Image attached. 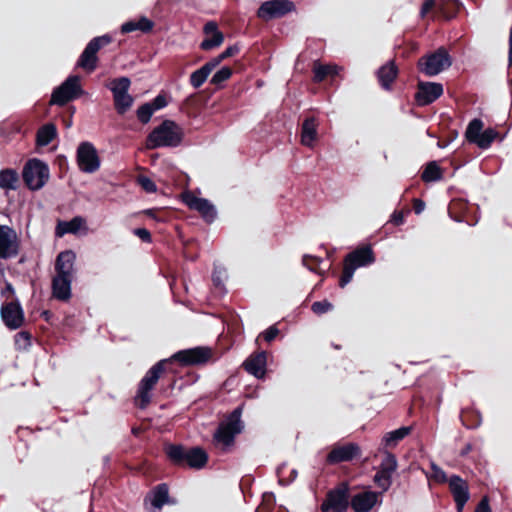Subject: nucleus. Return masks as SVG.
<instances>
[{
    "label": "nucleus",
    "instance_id": "26",
    "mask_svg": "<svg viewBox=\"0 0 512 512\" xmlns=\"http://www.w3.org/2000/svg\"><path fill=\"white\" fill-rule=\"evenodd\" d=\"M72 280V277L56 275L52 280L53 296L61 301L70 299Z\"/></svg>",
    "mask_w": 512,
    "mask_h": 512
},
{
    "label": "nucleus",
    "instance_id": "60",
    "mask_svg": "<svg viewBox=\"0 0 512 512\" xmlns=\"http://www.w3.org/2000/svg\"><path fill=\"white\" fill-rule=\"evenodd\" d=\"M471 448H472L471 445L467 444L465 449L462 451V455L467 454L471 450Z\"/></svg>",
    "mask_w": 512,
    "mask_h": 512
},
{
    "label": "nucleus",
    "instance_id": "55",
    "mask_svg": "<svg viewBox=\"0 0 512 512\" xmlns=\"http://www.w3.org/2000/svg\"><path fill=\"white\" fill-rule=\"evenodd\" d=\"M474 512H492L489 506V499L487 496H484L480 500Z\"/></svg>",
    "mask_w": 512,
    "mask_h": 512
},
{
    "label": "nucleus",
    "instance_id": "56",
    "mask_svg": "<svg viewBox=\"0 0 512 512\" xmlns=\"http://www.w3.org/2000/svg\"><path fill=\"white\" fill-rule=\"evenodd\" d=\"M434 7H435V0H426V1L423 3V5H422V7H421V9H420V16H421V18H424V17L427 15V13H428L432 8H434Z\"/></svg>",
    "mask_w": 512,
    "mask_h": 512
},
{
    "label": "nucleus",
    "instance_id": "25",
    "mask_svg": "<svg viewBox=\"0 0 512 512\" xmlns=\"http://www.w3.org/2000/svg\"><path fill=\"white\" fill-rule=\"evenodd\" d=\"M76 254L72 250H65L58 254L55 262L56 275L73 278Z\"/></svg>",
    "mask_w": 512,
    "mask_h": 512
},
{
    "label": "nucleus",
    "instance_id": "41",
    "mask_svg": "<svg viewBox=\"0 0 512 512\" xmlns=\"http://www.w3.org/2000/svg\"><path fill=\"white\" fill-rule=\"evenodd\" d=\"M397 466L398 462L395 455L386 451L379 468L387 473L393 474L396 471Z\"/></svg>",
    "mask_w": 512,
    "mask_h": 512
},
{
    "label": "nucleus",
    "instance_id": "5",
    "mask_svg": "<svg viewBox=\"0 0 512 512\" xmlns=\"http://www.w3.org/2000/svg\"><path fill=\"white\" fill-rule=\"evenodd\" d=\"M168 359H163L154 364L141 379L135 402L139 408L145 409L151 402V391L158 382L161 374L165 370V364L168 363Z\"/></svg>",
    "mask_w": 512,
    "mask_h": 512
},
{
    "label": "nucleus",
    "instance_id": "53",
    "mask_svg": "<svg viewBox=\"0 0 512 512\" xmlns=\"http://www.w3.org/2000/svg\"><path fill=\"white\" fill-rule=\"evenodd\" d=\"M133 233L145 243H150L152 241L151 234L146 228H136L133 230Z\"/></svg>",
    "mask_w": 512,
    "mask_h": 512
},
{
    "label": "nucleus",
    "instance_id": "29",
    "mask_svg": "<svg viewBox=\"0 0 512 512\" xmlns=\"http://www.w3.org/2000/svg\"><path fill=\"white\" fill-rule=\"evenodd\" d=\"M215 68V64L209 60L201 68L192 72L189 79L191 86L195 89L200 88Z\"/></svg>",
    "mask_w": 512,
    "mask_h": 512
},
{
    "label": "nucleus",
    "instance_id": "23",
    "mask_svg": "<svg viewBox=\"0 0 512 512\" xmlns=\"http://www.w3.org/2000/svg\"><path fill=\"white\" fill-rule=\"evenodd\" d=\"M203 32L205 34V38L200 44V48L202 50H212L219 47L224 41V35L218 29V25L214 21L207 22L203 27Z\"/></svg>",
    "mask_w": 512,
    "mask_h": 512
},
{
    "label": "nucleus",
    "instance_id": "32",
    "mask_svg": "<svg viewBox=\"0 0 512 512\" xmlns=\"http://www.w3.org/2000/svg\"><path fill=\"white\" fill-rule=\"evenodd\" d=\"M411 432V427H400L396 430L386 433L383 437V443L386 447H394Z\"/></svg>",
    "mask_w": 512,
    "mask_h": 512
},
{
    "label": "nucleus",
    "instance_id": "46",
    "mask_svg": "<svg viewBox=\"0 0 512 512\" xmlns=\"http://www.w3.org/2000/svg\"><path fill=\"white\" fill-rule=\"evenodd\" d=\"M239 50L240 49L237 45L229 46L221 54L212 58L210 61L215 64V67H217L224 59L236 55Z\"/></svg>",
    "mask_w": 512,
    "mask_h": 512
},
{
    "label": "nucleus",
    "instance_id": "7",
    "mask_svg": "<svg viewBox=\"0 0 512 512\" xmlns=\"http://www.w3.org/2000/svg\"><path fill=\"white\" fill-rule=\"evenodd\" d=\"M23 179L31 190L41 189L49 179L48 165L39 159H30L24 166Z\"/></svg>",
    "mask_w": 512,
    "mask_h": 512
},
{
    "label": "nucleus",
    "instance_id": "57",
    "mask_svg": "<svg viewBox=\"0 0 512 512\" xmlns=\"http://www.w3.org/2000/svg\"><path fill=\"white\" fill-rule=\"evenodd\" d=\"M391 222L394 225H402L404 223V214L402 211H395L391 216Z\"/></svg>",
    "mask_w": 512,
    "mask_h": 512
},
{
    "label": "nucleus",
    "instance_id": "50",
    "mask_svg": "<svg viewBox=\"0 0 512 512\" xmlns=\"http://www.w3.org/2000/svg\"><path fill=\"white\" fill-rule=\"evenodd\" d=\"M138 182L146 192L153 193L157 190L156 184L146 176L139 177Z\"/></svg>",
    "mask_w": 512,
    "mask_h": 512
},
{
    "label": "nucleus",
    "instance_id": "17",
    "mask_svg": "<svg viewBox=\"0 0 512 512\" xmlns=\"http://www.w3.org/2000/svg\"><path fill=\"white\" fill-rule=\"evenodd\" d=\"M350 504L355 512H370L382 504V495L375 491H363L352 496Z\"/></svg>",
    "mask_w": 512,
    "mask_h": 512
},
{
    "label": "nucleus",
    "instance_id": "31",
    "mask_svg": "<svg viewBox=\"0 0 512 512\" xmlns=\"http://www.w3.org/2000/svg\"><path fill=\"white\" fill-rule=\"evenodd\" d=\"M57 135V129L54 124L43 125L37 132L36 143L38 146H47Z\"/></svg>",
    "mask_w": 512,
    "mask_h": 512
},
{
    "label": "nucleus",
    "instance_id": "61",
    "mask_svg": "<svg viewBox=\"0 0 512 512\" xmlns=\"http://www.w3.org/2000/svg\"><path fill=\"white\" fill-rule=\"evenodd\" d=\"M439 10H440L442 13H444V4H443V3L439 4Z\"/></svg>",
    "mask_w": 512,
    "mask_h": 512
},
{
    "label": "nucleus",
    "instance_id": "52",
    "mask_svg": "<svg viewBox=\"0 0 512 512\" xmlns=\"http://www.w3.org/2000/svg\"><path fill=\"white\" fill-rule=\"evenodd\" d=\"M278 334L279 329L275 325H272L263 331L262 336L267 342H271L277 337Z\"/></svg>",
    "mask_w": 512,
    "mask_h": 512
},
{
    "label": "nucleus",
    "instance_id": "48",
    "mask_svg": "<svg viewBox=\"0 0 512 512\" xmlns=\"http://www.w3.org/2000/svg\"><path fill=\"white\" fill-rule=\"evenodd\" d=\"M332 308H333V305L327 300L316 301L311 306V310L315 314H318V315L324 314V313L332 310Z\"/></svg>",
    "mask_w": 512,
    "mask_h": 512
},
{
    "label": "nucleus",
    "instance_id": "34",
    "mask_svg": "<svg viewBox=\"0 0 512 512\" xmlns=\"http://www.w3.org/2000/svg\"><path fill=\"white\" fill-rule=\"evenodd\" d=\"M18 174L14 169H4L0 171V188L13 190L16 189Z\"/></svg>",
    "mask_w": 512,
    "mask_h": 512
},
{
    "label": "nucleus",
    "instance_id": "37",
    "mask_svg": "<svg viewBox=\"0 0 512 512\" xmlns=\"http://www.w3.org/2000/svg\"><path fill=\"white\" fill-rule=\"evenodd\" d=\"M498 132L493 128L484 130L473 144L481 149H488L493 141L497 138Z\"/></svg>",
    "mask_w": 512,
    "mask_h": 512
},
{
    "label": "nucleus",
    "instance_id": "18",
    "mask_svg": "<svg viewBox=\"0 0 512 512\" xmlns=\"http://www.w3.org/2000/svg\"><path fill=\"white\" fill-rule=\"evenodd\" d=\"M1 318L11 330L20 328L24 322V312L18 301H11L1 307Z\"/></svg>",
    "mask_w": 512,
    "mask_h": 512
},
{
    "label": "nucleus",
    "instance_id": "15",
    "mask_svg": "<svg viewBox=\"0 0 512 512\" xmlns=\"http://www.w3.org/2000/svg\"><path fill=\"white\" fill-rule=\"evenodd\" d=\"M182 199L190 209L199 212L206 222L212 223L216 219L217 211L209 200L197 197L191 192L184 193Z\"/></svg>",
    "mask_w": 512,
    "mask_h": 512
},
{
    "label": "nucleus",
    "instance_id": "44",
    "mask_svg": "<svg viewBox=\"0 0 512 512\" xmlns=\"http://www.w3.org/2000/svg\"><path fill=\"white\" fill-rule=\"evenodd\" d=\"M154 112L155 111L153 107L147 102L137 109L136 115L141 123L147 124L151 120V117L154 114Z\"/></svg>",
    "mask_w": 512,
    "mask_h": 512
},
{
    "label": "nucleus",
    "instance_id": "20",
    "mask_svg": "<svg viewBox=\"0 0 512 512\" xmlns=\"http://www.w3.org/2000/svg\"><path fill=\"white\" fill-rule=\"evenodd\" d=\"M361 455V448L356 443L335 446L327 455V462L337 464L348 462Z\"/></svg>",
    "mask_w": 512,
    "mask_h": 512
},
{
    "label": "nucleus",
    "instance_id": "28",
    "mask_svg": "<svg viewBox=\"0 0 512 512\" xmlns=\"http://www.w3.org/2000/svg\"><path fill=\"white\" fill-rule=\"evenodd\" d=\"M397 73L398 70L393 61H389L387 64L380 67L377 72L380 85L384 89L389 90L392 82L397 76Z\"/></svg>",
    "mask_w": 512,
    "mask_h": 512
},
{
    "label": "nucleus",
    "instance_id": "19",
    "mask_svg": "<svg viewBox=\"0 0 512 512\" xmlns=\"http://www.w3.org/2000/svg\"><path fill=\"white\" fill-rule=\"evenodd\" d=\"M443 94V85L435 82H419L415 94L418 105L426 106L433 103Z\"/></svg>",
    "mask_w": 512,
    "mask_h": 512
},
{
    "label": "nucleus",
    "instance_id": "59",
    "mask_svg": "<svg viewBox=\"0 0 512 512\" xmlns=\"http://www.w3.org/2000/svg\"><path fill=\"white\" fill-rule=\"evenodd\" d=\"M6 292L10 293L11 295H14V288L12 284L9 282L6 283L5 289L2 291L3 294Z\"/></svg>",
    "mask_w": 512,
    "mask_h": 512
},
{
    "label": "nucleus",
    "instance_id": "58",
    "mask_svg": "<svg viewBox=\"0 0 512 512\" xmlns=\"http://www.w3.org/2000/svg\"><path fill=\"white\" fill-rule=\"evenodd\" d=\"M413 209L414 212L419 215L421 214L425 209V203L421 199H414L413 201Z\"/></svg>",
    "mask_w": 512,
    "mask_h": 512
},
{
    "label": "nucleus",
    "instance_id": "3",
    "mask_svg": "<svg viewBox=\"0 0 512 512\" xmlns=\"http://www.w3.org/2000/svg\"><path fill=\"white\" fill-rule=\"evenodd\" d=\"M242 407L235 408L218 426L213 435L214 442L223 448H228L234 444L235 436L244 429L241 420Z\"/></svg>",
    "mask_w": 512,
    "mask_h": 512
},
{
    "label": "nucleus",
    "instance_id": "49",
    "mask_svg": "<svg viewBox=\"0 0 512 512\" xmlns=\"http://www.w3.org/2000/svg\"><path fill=\"white\" fill-rule=\"evenodd\" d=\"M468 415H469V413H464V412L461 414L460 419L462 421V424L469 429H474V428L479 427L482 422L481 415L479 413L474 414L473 421L471 423L468 422V419H467Z\"/></svg>",
    "mask_w": 512,
    "mask_h": 512
},
{
    "label": "nucleus",
    "instance_id": "6",
    "mask_svg": "<svg viewBox=\"0 0 512 512\" xmlns=\"http://www.w3.org/2000/svg\"><path fill=\"white\" fill-rule=\"evenodd\" d=\"M451 65L452 57L444 47L422 56L417 62L418 70L428 77L440 74Z\"/></svg>",
    "mask_w": 512,
    "mask_h": 512
},
{
    "label": "nucleus",
    "instance_id": "21",
    "mask_svg": "<svg viewBox=\"0 0 512 512\" xmlns=\"http://www.w3.org/2000/svg\"><path fill=\"white\" fill-rule=\"evenodd\" d=\"M448 483L456 503L457 512H462L470 497L468 484L458 475H452L448 479Z\"/></svg>",
    "mask_w": 512,
    "mask_h": 512
},
{
    "label": "nucleus",
    "instance_id": "11",
    "mask_svg": "<svg viewBox=\"0 0 512 512\" xmlns=\"http://www.w3.org/2000/svg\"><path fill=\"white\" fill-rule=\"evenodd\" d=\"M111 38L108 35H102L93 38L81 53L77 65L89 72L97 67V52L105 45L109 44Z\"/></svg>",
    "mask_w": 512,
    "mask_h": 512
},
{
    "label": "nucleus",
    "instance_id": "14",
    "mask_svg": "<svg viewBox=\"0 0 512 512\" xmlns=\"http://www.w3.org/2000/svg\"><path fill=\"white\" fill-rule=\"evenodd\" d=\"M295 10L290 0H269L264 2L257 11V16L263 20L280 18Z\"/></svg>",
    "mask_w": 512,
    "mask_h": 512
},
{
    "label": "nucleus",
    "instance_id": "16",
    "mask_svg": "<svg viewBox=\"0 0 512 512\" xmlns=\"http://www.w3.org/2000/svg\"><path fill=\"white\" fill-rule=\"evenodd\" d=\"M212 357V350L208 347H195L175 353L170 360H177L183 365H198L206 363Z\"/></svg>",
    "mask_w": 512,
    "mask_h": 512
},
{
    "label": "nucleus",
    "instance_id": "12",
    "mask_svg": "<svg viewBox=\"0 0 512 512\" xmlns=\"http://www.w3.org/2000/svg\"><path fill=\"white\" fill-rule=\"evenodd\" d=\"M79 169L84 173H94L100 167V158L94 145L90 142H81L76 154Z\"/></svg>",
    "mask_w": 512,
    "mask_h": 512
},
{
    "label": "nucleus",
    "instance_id": "33",
    "mask_svg": "<svg viewBox=\"0 0 512 512\" xmlns=\"http://www.w3.org/2000/svg\"><path fill=\"white\" fill-rule=\"evenodd\" d=\"M168 486L165 483L159 484L153 491L151 496V504L155 509H161L168 501Z\"/></svg>",
    "mask_w": 512,
    "mask_h": 512
},
{
    "label": "nucleus",
    "instance_id": "2",
    "mask_svg": "<svg viewBox=\"0 0 512 512\" xmlns=\"http://www.w3.org/2000/svg\"><path fill=\"white\" fill-rule=\"evenodd\" d=\"M166 454L176 465L202 469L208 461L207 453L200 447L185 449L182 445H169Z\"/></svg>",
    "mask_w": 512,
    "mask_h": 512
},
{
    "label": "nucleus",
    "instance_id": "38",
    "mask_svg": "<svg viewBox=\"0 0 512 512\" xmlns=\"http://www.w3.org/2000/svg\"><path fill=\"white\" fill-rule=\"evenodd\" d=\"M313 73V80L315 82H321L329 75H336L338 71L336 66L315 64Z\"/></svg>",
    "mask_w": 512,
    "mask_h": 512
},
{
    "label": "nucleus",
    "instance_id": "39",
    "mask_svg": "<svg viewBox=\"0 0 512 512\" xmlns=\"http://www.w3.org/2000/svg\"><path fill=\"white\" fill-rule=\"evenodd\" d=\"M392 475L391 473H387L382 469H378L376 474L374 475L373 481L374 483L381 488V494L388 491L392 484Z\"/></svg>",
    "mask_w": 512,
    "mask_h": 512
},
{
    "label": "nucleus",
    "instance_id": "45",
    "mask_svg": "<svg viewBox=\"0 0 512 512\" xmlns=\"http://www.w3.org/2000/svg\"><path fill=\"white\" fill-rule=\"evenodd\" d=\"M232 75L231 68L224 66L220 68L211 78V83L214 85H220L221 83L228 80Z\"/></svg>",
    "mask_w": 512,
    "mask_h": 512
},
{
    "label": "nucleus",
    "instance_id": "8",
    "mask_svg": "<svg viewBox=\"0 0 512 512\" xmlns=\"http://www.w3.org/2000/svg\"><path fill=\"white\" fill-rule=\"evenodd\" d=\"M131 81L128 77L114 79L109 84V89L113 94L115 109L118 114H125L133 105L134 99L128 93Z\"/></svg>",
    "mask_w": 512,
    "mask_h": 512
},
{
    "label": "nucleus",
    "instance_id": "36",
    "mask_svg": "<svg viewBox=\"0 0 512 512\" xmlns=\"http://www.w3.org/2000/svg\"><path fill=\"white\" fill-rule=\"evenodd\" d=\"M482 132L483 122L482 120L475 118L469 122L465 132V137L468 140V142L474 143Z\"/></svg>",
    "mask_w": 512,
    "mask_h": 512
},
{
    "label": "nucleus",
    "instance_id": "9",
    "mask_svg": "<svg viewBox=\"0 0 512 512\" xmlns=\"http://www.w3.org/2000/svg\"><path fill=\"white\" fill-rule=\"evenodd\" d=\"M82 93L79 76L71 75L53 90L50 104L63 106L69 101L78 98Z\"/></svg>",
    "mask_w": 512,
    "mask_h": 512
},
{
    "label": "nucleus",
    "instance_id": "30",
    "mask_svg": "<svg viewBox=\"0 0 512 512\" xmlns=\"http://www.w3.org/2000/svg\"><path fill=\"white\" fill-rule=\"evenodd\" d=\"M154 23L147 17H141L139 20H130L122 24L121 32L124 34L134 31L147 33L152 30Z\"/></svg>",
    "mask_w": 512,
    "mask_h": 512
},
{
    "label": "nucleus",
    "instance_id": "54",
    "mask_svg": "<svg viewBox=\"0 0 512 512\" xmlns=\"http://www.w3.org/2000/svg\"><path fill=\"white\" fill-rule=\"evenodd\" d=\"M431 468L433 471V476L437 481H440V482L447 481L446 473L440 467H438L435 463H432Z\"/></svg>",
    "mask_w": 512,
    "mask_h": 512
},
{
    "label": "nucleus",
    "instance_id": "40",
    "mask_svg": "<svg viewBox=\"0 0 512 512\" xmlns=\"http://www.w3.org/2000/svg\"><path fill=\"white\" fill-rule=\"evenodd\" d=\"M322 262L321 258L312 255H304L302 258V263L308 270L320 275L324 273V270L320 268Z\"/></svg>",
    "mask_w": 512,
    "mask_h": 512
},
{
    "label": "nucleus",
    "instance_id": "4",
    "mask_svg": "<svg viewBox=\"0 0 512 512\" xmlns=\"http://www.w3.org/2000/svg\"><path fill=\"white\" fill-rule=\"evenodd\" d=\"M375 262L373 250L370 246H364L348 253L344 259L343 273L339 281L344 288L353 278L355 270L368 266Z\"/></svg>",
    "mask_w": 512,
    "mask_h": 512
},
{
    "label": "nucleus",
    "instance_id": "13",
    "mask_svg": "<svg viewBox=\"0 0 512 512\" xmlns=\"http://www.w3.org/2000/svg\"><path fill=\"white\" fill-rule=\"evenodd\" d=\"M19 251L20 239L16 231L7 225H0V258H15Z\"/></svg>",
    "mask_w": 512,
    "mask_h": 512
},
{
    "label": "nucleus",
    "instance_id": "43",
    "mask_svg": "<svg viewBox=\"0 0 512 512\" xmlns=\"http://www.w3.org/2000/svg\"><path fill=\"white\" fill-rule=\"evenodd\" d=\"M15 347L18 350H26L31 346V335L26 331H20L14 336Z\"/></svg>",
    "mask_w": 512,
    "mask_h": 512
},
{
    "label": "nucleus",
    "instance_id": "35",
    "mask_svg": "<svg viewBox=\"0 0 512 512\" xmlns=\"http://www.w3.org/2000/svg\"><path fill=\"white\" fill-rule=\"evenodd\" d=\"M441 178L442 171L439 165L435 161L428 163L422 173V180L424 182H435L441 180Z\"/></svg>",
    "mask_w": 512,
    "mask_h": 512
},
{
    "label": "nucleus",
    "instance_id": "27",
    "mask_svg": "<svg viewBox=\"0 0 512 512\" xmlns=\"http://www.w3.org/2000/svg\"><path fill=\"white\" fill-rule=\"evenodd\" d=\"M317 139V122L314 117L304 120L301 128V143L307 147H313Z\"/></svg>",
    "mask_w": 512,
    "mask_h": 512
},
{
    "label": "nucleus",
    "instance_id": "22",
    "mask_svg": "<svg viewBox=\"0 0 512 512\" xmlns=\"http://www.w3.org/2000/svg\"><path fill=\"white\" fill-rule=\"evenodd\" d=\"M80 232L87 234L88 227L86 219L82 216H75L69 221H58L55 228V235L57 237H63L66 234L77 235Z\"/></svg>",
    "mask_w": 512,
    "mask_h": 512
},
{
    "label": "nucleus",
    "instance_id": "10",
    "mask_svg": "<svg viewBox=\"0 0 512 512\" xmlns=\"http://www.w3.org/2000/svg\"><path fill=\"white\" fill-rule=\"evenodd\" d=\"M348 506L349 487L347 483H341L327 493L320 509L322 512H347Z\"/></svg>",
    "mask_w": 512,
    "mask_h": 512
},
{
    "label": "nucleus",
    "instance_id": "1",
    "mask_svg": "<svg viewBox=\"0 0 512 512\" xmlns=\"http://www.w3.org/2000/svg\"><path fill=\"white\" fill-rule=\"evenodd\" d=\"M184 139V130L173 120H164L156 126L146 138V148H176Z\"/></svg>",
    "mask_w": 512,
    "mask_h": 512
},
{
    "label": "nucleus",
    "instance_id": "24",
    "mask_svg": "<svg viewBox=\"0 0 512 512\" xmlns=\"http://www.w3.org/2000/svg\"><path fill=\"white\" fill-rule=\"evenodd\" d=\"M246 372L261 379L266 373V352L261 351L250 355L243 363Z\"/></svg>",
    "mask_w": 512,
    "mask_h": 512
},
{
    "label": "nucleus",
    "instance_id": "42",
    "mask_svg": "<svg viewBox=\"0 0 512 512\" xmlns=\"http://www.w3.org/2000/svg\"><path fill=\"white\" fill-rule=\"evenodd\" d=\"M286 469H287L286 464H282L277 468L278 482H279V484L284 485V486L292 483L296 479L297 474H298L296 469H291L290 476L287 478L285 476Z\"/></svg>",
    "mask_w": 512,
    "mask_h": 512
},
{
    "label": "nucleus",
    "instance_id": "47",
    "mask_svg": "<svg viewBox=\"0 0 512 512\" xmlns=\"http://www.w3.org/2000/svg\"><path fill=\"white\" fill-rule=\"evenodd\" d=\"M226 277V272L224 269L215 268L212 274V281L214 285L219 288L222 292L224 290V279Z\"/></svg>",
    "mask_w": 512,
    "mask_h": 512
},
{
    "label": "nucleus",
    "instance_id": "51",
    "mask_svg": "<svg viewBox=\"0 0 512 512\" xmlns=\"http://www.w3.org/2000/svg\"><path fill=\"white\" fill-rule=\"evenodd\" d=\"M154 109V111L165 108L168 104L166 97L162 94L157 95L151 102H148Z\"/></svg>",
    "mask_w": 512,
    "mask_h": 512
}]
</instances>
